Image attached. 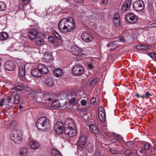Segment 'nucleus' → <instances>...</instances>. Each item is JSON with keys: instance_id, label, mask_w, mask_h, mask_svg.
I'll return each mask as SVG.
<instances>
[{"instance_id": "603ef678", "label": "nucleus", "mask_w": 156, "mask_h": 156, "mask_svg": "<svg viewBox=\"0 0 156 156\" xmlns=\"http://www.w3.org/2000/svg\"><path fill=\"white\" fill-rule=\"evenodd\" d=\"M12 96L11 95V94L9 95L8 96L7 98V99L9 101L8 102L9 103L12 101Z\"/></svg>"}, {"instance_id": "c03bdc74", "label": "nucleus", "mask_w": 156, "mask_h": 156, "mask_svg": "<svg viewBox=\"0 0 156 156\" xmlns=\"http://www.w3.org/2000/svg\"><path fill=\"white\" fill-rule=\"evenodd\" d=\"M110 152L112 154H115L118 152L117 149L115 148H111L110 149Z\"/></svg>"}, {"instance_id": "79ce46f5", "label": "nucleus", "mask_w": 156, "mask_h": 156, "mask_svg": "<svg viewBox=\"0 0 156 156\" xmlns=\"http://www.w3.org/2000/svg\"><path fill=\"white\" fill-rule=\"evenodd\" d=\"M151 147V146L149 143H147L144 144V147L145 150H149L150 149Z\"/></svg>"}, {"instance_id": "4d7b16f0", "label": "nucleus", "mask_w": 156, "mask_h": 156, "mask_svg": "<svg viewBox=\"0 0 156 156\" xmlns=\"http://www.w3.org/2000/svg\"><path fill=\"white\" fill-rule=\"evenodd\" d=\"M114 42H112L109 44H107V46L108 47H114Z\"/></svg>"}, {"instance_id": "c756f323", "label": "nucleus", "mask_w": 156, "mask_h": 156, "mask_svg": "<svg viewBox=\"0 0 156 156\" xmlns=\"http://www.w3.org/2000/svg\"><path fill=\"white\" fill-rule=\"evenodd\" d=\"M98 118L102 122H105L106 120V114L105 112L98 114Z\"/></svg>"}, {"instance_id": "7c9ffc66", "label": "nucleus", "mask_w": 156, "mask_h": 156, "mask_svg": "<svg viewBox=\"0 0 156 156\" xmlns=\"http://www.w3.org/2000/svg\"><path fill=\"white\" fill-rule=\"evenodd\" d=\"M87 151L89 152L92 153L93 152L94 147L93 144L91 143H89L86 147Z\"/></svg>"}, {"instance_id": "bf43d9fd", "label": "nucleus", "mask_w": 156, "mask_h": 156, "mask_svg": "<svg viewBox=\"0 0 156 156\" xmlns=\"http://www.w3.org/2000/svg\"><path fill=\"white\" fill-rule=\"evenodd\" d=\"M93 66L92 64H89L88 65V68L90 69H91L93 68Z\"/></svg>"}, {"instance_id": "e433bc0d", "label": "nucleus", "mask_w": 156, "mask_h": 156, "mask_svg": "<svg viewBox=\"0 0 156 156\" xmlns=\"http://www.w3.org/2000/svg\"><path fill=\"white\" fill-rule=\"evenodd\" d=\"M6 9L5 4L3 2H0V11H3Z\"/></svg>"}, {"instance_id": "412c9836", "label": "nucleus", "mask_w": 156, "mask_h": 156, "mask_svg": "<svg viewBox=\"0 0 156 156\" xmlns=\"http://www.w3.org/2000/svg\"><path fill=\"white\" fill-rule=\"evenodd\" d=\"M29 145L31 148L33 149H37L39 146V144L34 140L30 141L29 143Z\"/></svg>"}, {"instance_id": "f704fd0d", "label": "nucleus", "mask_w": 156, "mask_h": 156, "mask_svg": "<svg viewBox=\"0 0 156 156\" xmlns=\"http://www.w3.org/2000/svg\"><path fill=\"white\" fill-rule=\"evenodd\" d=\"M68 135L70 137H73L75 136L76 133V131L74 129H70Z\"/></svg>"}, {"instance_id": "a19ab883", "label": "nucleus", "mask_w": 156, "mask_h": 156, "mask_svg": "<svg viewBox=\"0 0 156 156\" xmlns=\"http://www.w3.org/2000/svg\"><path fill=\"white\" fill-rule=\"evenodd\" d=\"M132 154L131 150H127L125 152V154L126 156H130Z\"/></svg>"}, {"instance_id": "a211bd4d", "label": "nucleus", "mask_w": 156, "mask_h": 156, "mask_svg": "<svg viewBox=\"0 0 156 156\" xmlns=\"http://www.w3.org/2000/svg\"><path fill=\"white\" fill-rule=\"evenodd\" d=\"M11 95L13 98V103L15 105L19 103L20 102V96L17 94L16 91H14L12 92Z\"/></svg>"}, {"instance_id": "e2e57ef3", "label": "nucleus", "mask_w": 156, "mask_h": 156, "mask_svg": "<svg viewBox=\"0 0 156 156\" xmlns=\"http://www.w3.org/2000/svg\"><path fill=\"white\" fill-rule=\"evenodd\" d=\"M114 142L115 143V144L116 146H120L121 144L118 141H114Z\"/></svg>"}, {"instance_id": "4be33fe9", "label": "nucleus", "mask_w": 156, "mask_h": 156, "mask_svg": "<svg viewBox=\"0 0 156 156\" xmlns=\"http://www.w3.org/2000/svg\"><path fill=\"white\" fill-rule=\"evenodd\" d=\"M145 94L143 95H141L139 94L137 92H136V94L135 95V96H136L138 98H139L140 97L143 98H148L150 96H152V95L148 91L145 92Z\"/></svg>"}, {"instance_id": "4c0bfd02", "label": "nucleus", "mask_w": 156, "mask_h": 156, "mask_svg": "<svg viewBox=\"0 0 156 156\" xmlns=\"http://www.w3.org/2000/svg\"><path fill=\"white\" fill-rule=\"evenodd\" d=\"M14 88L15 90L17 91H22L25 88L24 87L20 86H15Z\"/></svg>"}, {"instance_id": "20e7f679", "label": "nucleus", "mask_w": 156, "mask_h": 156, "mask_svg": "<svg viewBox=\"0 0 156 156\" xmlns=\"http://www.w3.org/2000/svg\"><path fill=\"white\" fill-rule=\"evenodd\" d=\"M49 122V120L46 117H40L37 120L36 126L38 130H41L43 129V128L48 125Z\"/></svg>"}, {"instance_id": "6e6d98bb", "label": "nucleus", "mask_w": 156, "mask_h": 156, "mask_svg": "<svg viewBox=\"0 0 156 156\" xmlns=\"http://www.w3.org/2000/svg\"><path fill=\"white\" fill-rule=\"evenodd\" d=\"M5 100V99L4 98H2L0 101V107L2 106Z\"/></svg>"}, {"instance_id": "7ed1b4c3", "label": "nucleus", "mask_w": 156, "mask_h": 156, "mask_svg": "<svg viewBox=\"0 0 156 156\" xmlns=\"http://www.w3.org/2000/svg\"><path fill=\"white\" fill-rule=\"evenodd\" d=\"M53 33L55 35V36H49L48 37V41L50 43L52 44L53 45L57 46L59 43L62 42V40L61 36L56 31H54Z\"/></svg>"}, {"instance_id": "338daca9", "label": "nucleus", "mask_w": 156, "mask_h": 156, "mask_svg": "<svg viewBox=\"0 0 156 156\" xmlns=\"http://www.w3.org/2000/svg\"><path fill=\"white\" fill-rule=\"evenodd\" d=\"M151 151H153V149H154V152H156V144L154 145V148H152L151 149Z\"/></svg>"}, {"instance_id": "3c124183", "label": "nucleus", "mask_w": 156, "mask_h": 156, "mask_svg": "<svg viewBox=\"0 0 156 156\" xmlns=\"http://www.w3.org/2000/svg\"><path fill=\"white\" fill-rule=\"evenodd\" d=\"M104 133L106 136H109L110 135V133L106 129H104L103 130Z\"/></svg>"}, {"instance_id": "052dcab7", "label": "nucleus", "mask_w": 156, "mask_h": 156, "mask_svg": "<svg viewBox=\"0 0 156 156\" xmlns=\"http://www.w3.org/2000/svg\"><path fill=\"white\" fill-rule=\"evenodd\" d=\"M76 2L78 3H82L83 2L84 0H73Z\"/></svg>"}, {"instance_id": "ddd939ff", "label": "nucleus", "mask_w": 156, "mask_h": 156, "mask_svg": "<svg viewBox=\"0 0 156 156\" xmlns=\"http://www.w3.org/2000/svg\"><path fill=\"white\" fill-rule=\"evenodd\" d=\"M74 51V54L76 55L79 57H85L86 55L87 54V51H86V49H81L78 48L76 51Z\"/></svg>"}, {"instance_id": "13d9d810", "label": "nucleus", "mask_w": 156, "mask_h": 156, "mask_svg": "<svg viewBox=\"0 0 156 156\" xmlns=\"http://www.w3.org/2000/svg\"><path fill=\"white\" fill-rule=\"evenodd\" d=\"M22 2L24 4L27 5L29 3V0H22Z\"/></svg>"}, {"instance_id": "c9c22d12", "label": "nucleus", "mask_w": 156, "mask_h": 156, "mask_svg": "<svg viewBox=\"0 0 156 156\" xmlns=\"http://www.w3.org/2000/svg\"><path fill=\"white\" fill-rule=\"evenodd\" d=\"M148 10L150 13L151 14L152 13H153L154 12V10L153 5L149 3L148 4Z\"/></svg>"}, {"instance_id": "4468645a", "label": "nucleus", "mask_w": 156, "mask_h": 156, "mask_svg": "<svg viewBox=\"0 0 156 156\" xmlns=\"http://www.w3.org/2000/svg\"><path fill=\"white\" fill-rule=\"evenodd\" d=\"M39 33L38 31L34 29H31L28 33V36L30 39L31 40H35L38 36Z\"/></svg>"}, {"instance_id": "864d4df0", "label": "nucleus", "mask_w": 156, "mask_h": 156, "mask_svg": "<svg viewBox=\"0 0 156 156\" xmlns=\"http://www.w3.org/2000/svg\"><path fill=\"white\" fill-rule=\"evenodd\" d=\"M119 40L120 41L122 42V43H125L126 41L123 37H119Z\"/></svg>"}, {"instance_id": "37998d69", "label": "nucleus", "mask_w": 156, "mask_h": 156, "mask_svg": "<svg viewBox=\"0 0 156 156\" xmlns=\"http://www.w3.org/2000/svg\"><path fill=\"white\" fill-rule=\"evenodd\" d=\"M70 128H69L68 127H67L66 126H64V133L66 135H68L69 134V132L70 131Z\"/></svg>"}, {"instance_id": "58836bf2", "label": "nucleus", "mask_w": 156, "mask_h": 156, "mask_svg": "<svg viewBox=\"0 0 156 156\" xmlns=\"http://www.w3.org/2000/svg\"><path fill=\"white\" fill-rule=\"evenodd\" d=\"M126 143V146L129 147L132 146L133 145L135 144V142L132 141H129Z\"/></svg>"}, {"instance_id": "423d86ee", "label": "nucleus", "mask_w": 156, "mask_h": 156, "mask_svg": "<svg viewBox=\"0 0 156 156\" xmlns=\"http://www.w3.org/2000/svg\"><path fill=\"white\" fill-rule=\"evenodd\" d=\"M84 71V68L80 65L75 66L72 69L73 74L76 76H80L82 75Z\"/></svg>"}, {"instance_id": "1a4fd4ad", "label": "nucleus", "mask_w": 156, "mask_h": 156, "mask_svg": "<svg viewBox=\"0 0 156 156\" xmlns=\"http://www.w3.org/2000/svg\"><path fill=\"white\" fill-rule=\"evenodd\" d=\"M18 76L23 77L26 76L25 72V65L24 63L18 65Z\"/></svg>"}, {"instance_id": "f3484780", "label": "nucleus", "mask_w": 156, "mask_h": 156, "mask_svg": "<svg viewBox=\"0 0 156 156\" xmlns=\"http://www.w3.org/2000/svg\"><path fill=\"white\" fill-rule=\"evenodd\" d=\"M54 76L56 77L62 76L65 72L61 68H57L54 69L53 71Z\"/></svg>"}, {"instance_id": "69168bd1", "label": "nucleus", "mask_w": 156, "mask_h": 156, "mask_svg": "<svg viewBox=\"0 0 156 156\" xmlns=\"http://www.w3.org/2000/svg\"><path fill=\"white\" fill-rule=\"evenodd\" d=\"M76 93L75 92H73L70 94V96L72 97L73 96H75L76 95Z\"/></svg>"}, {"instance_id": "393cba45", "label": "nucleus", "mask_w": 156, "mask_h": 156, "mask_svg": "<svg viewBox=\"0 0 156 156\" xmlns=\"http://www.w3.org/2000/svg\"><path fill=\"white\" fill-rule=\"evenodd\" d=\"M50 153L52 156H63L59 150L56 148L52 149Z\"/></svg>"}, {"instance_id": "aec40b11", "label": "nucleus", "mask_w": 156, "mask_h": 156, "mask_svg": "<svg viewBox=\"0 0 156 156\" xmlns=\"http://www.w3.org/2000/svg\"><path fill=\"white\" fill-rule=\"evenodd\" d=\"M131 2L130 0H128L124 2L122 5V10L125 11L128 10L130 8Z\"/></svg>"}, {"instance_id": "cd10ccee", "label": "nucleus", "mask_w": 156, "mask_h": 156, "mask_svg": "<svg viewBox=\"0 0 156 156\" xmlns=\"http://www.w3.org/2000/svg\"><path fill=\"white\" fill-rule=\"evenodd\" d=\"M9 35L6 32H3L0 34V40L5 41L8 38Z\"/></svg>"}, {"instance_id": "5fc2aeb1", "label": "nucleus", "mask_w": 156, "mask_h": 156, "mask_svg": "<svg viewBox=\"0 0 156 156\" xmlns=\"http://www.w3.org/2000/svg\"><path fill=\"white\" fill-rule=\"evenodd\" d=\"M76 100V98L75 97L73 98L69 101V103L71 104L73 103Z\"/></svg>"}, {"instance_id": "de8ad7c7", "label": "nucleus", "mask_w": 156, "mask_h": 156, "mask_svg": "<svg viewBox=\"0 0 156 156\" xmlns=\"http://www.w3.org/2000/svg\"><path fill=\"white\" fill-rule=\"evenodd\" d=\"M84 152L83 151H80L78 152L77 156H84Z\"/></svg>"}, {"instance_id": "ea45409f", "label": "nucleus", "mask_w": 156, "mask_h": 156, "mask_svg": "<svg viewBox=\"0 0 156 156\" xmlns=\"http://www.w3.org/2000/svg\"><path fill=\"white\" fill-rule=\"evenodd\" d=\"M97 79H94L90 82V86L93 87H94L96 83L97 82Z\"/></svg>"}, {"instance_id": "49530a36", "label": "nucleus", "mask_w": 156, "mask_h": 156, "mask_svg": "<svg viewBox=\"0 0 156 156\" xmlns=\"http://www.w3.org/2000/svg\"><path fill=\"white\" fill-rule=\"evenodd\" d=\"M98 114L100 113H101L102 112H104L105 110L104 109L101 107H100L98 108Z\"/></svg>"}, {"instance_id": "72a5a7b5", "label": "nucleus", "mask_w": 156, "mask_h": 156, "mask_svg": "<svg viewBox=\"0 0 156 156\" xmlns=\"http://www.w3.org/2000/svg\"><path fill=\"white\" fill-rule=\"evenodd\" d=\"M148 48V46L147 44H139L136 46V48L139 50L146 49Z\"/></svg>"}, {"instance_id": "6ab92c4d", "label": "nucleus", "mask_w": 156, "mask_h": 156, "mask_svg": "<svg viewBox=\"0 0 156 156\" xmlns=\"http://www.w3.org/2000/svg\"><path fill=\"white\" fill-rule=\"evenodd\" d=\"M37 69L41 74L47 73L48 72L47 67L42 64H39L37 66Z\"/></svg>"}, {"instance_id": "2f4dec72", "label": "nucleus", "mask_w": 156, "mask_h": 156, "mask_svg": "<svg viewBox=\"0 0 156 156\" xmlns=\"http://www.w3.org/2000/svg\"><path fill=\"white\" fill-rule=\"evenodd\" d=\"M27 152V149L26 147H23L20 150L19 154L21 156H25Z\"/></svg>"}, {"instance_id": "f03ea898", "label": "nucleus", "mask_w": 156, "mask_h": 156, "mask_svg": "<svg viewBox=\"0 0 156 156\" xmlns=\"http://www.w3.org/2000/svg\"><path fill=\"white\" fill-rule=\"evenodd\" d=\"M22 133L20 130L14 129L12 131L10 135V137L14 143L17 144H21L22 141Z\"/></svg>"}, {"instance_id": "bb28decb", "label": "nucleus", "mask_w": 156, "mask_h": 156, "mask_svg": "<svg viewBox=\"0 0 156 156\" xmlns=\"http://www.w3.org/2000/svg\"><path fill=\"white\" fill-rule=\"evenodd\" d=\"M64 105V104H62V105L61 102H59V101L58 100H55L51 104V105L52 107H54L55 108H58L60 107H62Z\"/></svg>"}, {"instance_id": "2eb2a0df", "label": "nucleus", "mask_w": 156, "mask_h": 156, "mask_svg": "<svg viewBox=\"0 0 156 156\" xmlns=\"http://www.w3.org/2000/svg\"><path fill=\"white\" fill-rule=\"evenodd\" d=\"M35 44L38 46H40L44 44V35L42 33L38 34V37L35 39Z\"/></svg>"}, {"instance_id": "9d476101", "label": "nucleus", "mask_w": 156, "mask_h": 156, "mask_svg": "<svg viewBox=\"0 0 156 156\" xmlns=\"http://www.w3.org/2000/svg\"><path fill=\"white\" fill-rule=\"evenodd\" d=\"M4 67L5 69L9 71H13L15 68L16 66L13 61L9 60L5 63Z\"/></svg>"}, {"instance_id": "0e129e2a", "label": "nucleus", "mask_w": 156, "mask_h": 156, "mask_svg": "<svg viewBox=\"0 0 156 156\" xmlns=\"http://www.w3.org/2000/svg\"><path fill=\"white\" fill-rule=\"evenodd\" d=\"M116 138L117 140H121L122 139V137L120 135H117L116 136Z\"/></svg>"}, {"instance_id": "09e8293b", "label": "nucleus", "mask_w": 156, "mask_h": 156, "mask_svg": "<svg viewBox=\"0 0 156 156\" xmlns=\"http://www.w3.org/2000/svg\"><path fill=\"white\" fill-rule=\"evenodd\" d=\"M96 99L94 98H92L90 100V103L92 105H94L96 102Z\"/></svg>"}, {"instance_id": "680f3d73", "label": "nucleus", "mask_w": 156, "mask_h": 156, "mask_svg": "<svg viewBox=\"0 0 156 156\" xmlns=\"http://www.w3.org/2000/svg\"><path fill=\"white\" fill-rule=\"evenodd\" d=\"M43 96L44 97H46L47 96H49V94L48 93L46 92L45 93L43 94Z\"/></svg>"}, {"instance_id": "f257e3e1", "label": "nucleus", "mask_w": 156, "mask_h": 156, "mask_svg": "<svg viewBox=\"0 0 156 156\" xmlns=\"http://www.w3.org/2000/svg\"><path fill=\"white\" fill-rule=\"evenodd\" d=\"M75 27V22L73 19L70 17L62 19L58 25L59 30L63 33L70 32Z\"/></svg>"}, {"instance_id": "0eeeda50", "label": "nucleus", "mask_w": 156, "mask_h": 156, "mask_svg": "<svg viewBox=\"0 0 156 156\" xmlns=\"http://www.w3.org/2000/svg\"><path fill=\"white\" fill-rule=\"evenodd\" d=\"M134 9L137 11H140L144 8V2L142 0H138L135 2L133 4Z\"/></svg>"}, {"instance_id": "8fccbe9b", "label": "nucleus", "mask_w": 156, "mask_h": 156, "mask_svg": "<svg viewBox=\"0 0 156 156\" xmlns=\"http://www.w3.org/2000/svg\"><path fill=\"white\" fill-rule=\"evenodd\" d=\"M81 104L83 106H85L87 104V101L85 100H82L81 101Z\"/></svg>"}, {"instance_id": "774afa93", "label": "nucleus", "mask_w": 156, "mask_h": 156, "mask_svg": "<svg viewBox=\"0 0 156 156\" xmlns=\"http://www.w3.org/2000/svg\"><path fill=\"white\" fill-rule=\"evenodd\" d=\"M108 0H101L103 4L107 3Z\"/></svg>"}, {"instance_id": "39448f33", "label": "nucleus", "mask_w": 156, "mask_h": 156, "mask_svg": "<svg viewBox=\"0 0 156 156\" xmlns=\"http://www.w3.org/2000/svg\"><path fill=\"white\" fill-rule=\"evenodd\" d=\"M64 125L62 122L56 123L54 126V129L57 134L61 135L63 133Z\"/></svg>"}, {"instance_id": "a878e982", "label": "nucleus", "mask_w": 156, "mask_h": 156, "mask_svg": "<svg viewBox=\"0 0 156 156\" xmlns=\"http://www.w3.org/2000/svg\"><path fill=\"white\" fill-rule=\"evenodd\" d=\"M114 24L116 26L118 25L119 23V16L118 13H115L113 19Z\"/></svg>"}, {"instance_id": "dca6fc26", "label": "nucleus", "mask_w": 156, "mask_h": 156, "mask_svg": "<svg viewBox=\"0 0 156 156\" xmlns=\"http://www.w3.org/2000/svg\"><path fill=\"white\" fill-rule=\"evenodd\" d=\"M64 126L71 129H74L75 127L74 121L71 119H69L65 121Z\"/></svg>"}, {"instance_id": "c85d7f7f", "label": "nucleus", "mask_w": 156, "mask_h": 156, "mask_svg": "<svg viewBox=\"0 0 156 156\" xmlns=\"http://www.w3.org/2000/svg\"><path fill=\"white\" fill-rule=\"evenodd\" d=\"M44 58L46 61L49 62L52 60L51 54L48 52H46L44 55Z\"/></svg>"}, {"instance_id": "a18cd8bd", "label": "nucleus", "mask_w": 156, "mask_h": 156, "mask_svg": "<svg viewBox=\"0 0 156 156\" xmlns=\"http://www.w3.org/2000/svg\"><path fill=\"white\" fill-rule=\"evenodd\" d=\"M149 55L153 59H155L156 58V54L154 52L149 53Z\"/></svg>"}, {"instance_id": "6e6552de", "label": "nucleus", "mask_w": 156, "mask_h": 156, "mask_svg": "<svg viewBox=\"0 0 156 156\" xmlns=\"http://www.w3.org/2000/svg\"><path fill=\"white\" fill-rule=\"evenodd\" d=\"M126 19L127 21L131 24L135 23L138 20L137 16L132 13H129L126 15Z\"/></svg>"}, {"instance_id": "5701e85b", "label": "nucleus", "mask_w": 156, "mask_h": 156, "mask_svg": "<svg viewBox=\"0 0 156 156\" xmlns=\"http://www.w3.org/2000/svg\"><path fill=\"white\" fill-rule=\"evenodd\" d=\"M89 128L90 131L93 133L97 134L99 133V130L97 126L93 124H91L89 125Z\"/></svg>"}, {"instance_id": "f8f14e48", "label": "nucleus", "mask_w": 156, "mask_h": 156, "mask_svg": "<svg viewBox=\"0 0 156 156\" xmlns=\"http://www.w3.org/2000/svg\"><path fill=\"white\" fill-rule=\"evenodd\" d=\"M82 39L87 42H90L93 40V37L92 36L87 32H83L81 35Z\"/></svg>"}, {"instance_id": "b1692460", "label": "nucleus", "mask_w": 156, "mask_h": 156, "mask_svg": "<svg viewBox=\"0 0 156 156\" xmlns=\"http://www.w3.org/2000/svg\"><path fill=\"white\" fill-rule=\"evenodd\" d=\"M31 74L35 77H39L41 76L42 74L38 69H33L31 72Z\"/></svg>"}, {"instance_id": "473e14b6", "label": "nucleus", "mask_w": 156, "mask_h": 156, "mask_svg": "<svg viewBox=\"0 0 156 156\" xmlns=\"http://www.w3.org/2000/svg\"><path fill=\"white\" fill-rule=\"evenodd\" d=\"M46 80L45 81V83L49 86L51 87L53 86L54 84V81L53 79H46Z\"/></svg>"}, {"instance_id": "9b49d317", "label": "nucleus", "mask_w": 156, "mask_h": 156, "mask_svg": "<svg viewBox=\"0 0 156 156\" xmlns=\"http://www.w3.org/2000/svg\"><path fill=\"white\" fill-rule=\"evenodd\" d=\"M87 140V138L86 136L84 135L81 136L80 137L78 141V145L79 147L81 148H83L85 147Z\"/></svg>"}]
</instances>
